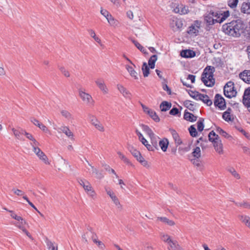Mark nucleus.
<instances>
[{
  "label": "nucleus",
  "instance_id": "obj_9",
  "mask_svg": "<svg viewBox=\"0 0 250 250\" xmlns=\"http://www.w3.org/2000/svg\"><path fill=\"white\" fill-rule=\"evenodd\" d=\"M173 7V12L180 15L188 14L189 12V9L188 6L182 3H175Z\"/></svg>",
  "mask_w": 250,
  "mask_h": 250
},
{
  "label": "nucleus",
  "instance_id": "obj_10",
  "mask_svg": "<svg viewBox=\"0 0 250 250\" xmlns=\"http://www.w3.org/2000/svg\"><path fill=\"white\" fill-rule=\"evenodd\" d=\"M191 96L196 100H199L203 101L208 105H210L212 104V103L211 100L209 99L208 96L207 95L202 94L198 92H194Z\"/></svg>",
  "mask_w": 250,
  "mask_h": 250
},
{
  "label": "nucleus",
  "instance_id": "obj_38",
  "mask_svg": "<svg viewBox=\"0 0 250 250\" xmlns=\"http://www.w3.org/2000/svg\"><path fill=\"white\" fill-rule=\"evenodd\" d=\"M172 135L177 146L182 144V141L178 133L175 130L172 131Z\"/></svg>",
  "mask_w": 250,
  "mask_h": 250
},
{
  "label": "nucleus",
  "instance_id": "obj_29",
  "mask_svg": "<svg viewBox=\"0 0 250 250\" xmlns=\"http://www.w3.org/2000/svg\"><path fill=\"white\" fill-rule=\"evenodd\" d=\"M184 118L187 121L193 122L197 120V117L194 116L192 113H190L188 112L185 111Z\"/></svg>",
  "mask_w": 250,
  "mask_h": 250
},
{
  "label": "nucleus",
  "instance_id": "obj_34",
  "mask_svg": "<svg viewBox=\"0 0 250 250\" xmlns=\"http://www.w3.org/2000/svg\"><path fill=\"white\" fill-rule=\"evenodd\" d=\"M171 107V104L167 101H163L160 104V108L162 111H166L168 110Z\"/></svg>",
  "mask_w": 250,
  "mask_h": 250
},
{
  "label": "nucleus",
  "instance_id": "obj_37",
  "mask_svg": "<svg viewBox=\"0 0 250 250\" xmlns=\"http://www.w3.org/2000/svg\"><path fill=\"white\" fill-rule=\"evenodd\" d=\"M132 42L134 43L135 46L142 53H143L144 54L146 55L148 53L146 51V49L137 41L134 40H131Z\"/></svg>",
  "mask_w": 250,
  "mask_h": 250
},
{
  "label": "nucleus",
  "instance_id": "obj_47",
  "mask_svg": "<svg viewBox=\"0 0 250 250\" xmlns=\"http://www.w3.org/2000/svg\"><path fill=\"white\" fill-rule=\"evenodd\" d=\"M110 173L112 174V181L113 182L116 183L118 182V180H120V179H119L118 175L116 174L115 170L113 169H110Z\"/></svg>",
  "mask_w": 250,
  "mask_h": 250
},
{
  "label": "nucleus",
  "instance_id": "obj_23",
  "mask_svg": "<svg viewBox=\"0 0 250 250\" xmlns=\"http://www.w3.org/2000/svg\"><path fill=\"white\" fill-rule=\"evenodd\" d=\"M238 218L241 222L250 229V217L246 215H240Z\"/></svg>",
  "mask_w": 250,
  "mask_h": 250
},
{
  "label": "nucleus",
  "instance_id": "obj_21",
  "mask_svg": "<svg viewBox=\"0 0 250 250\" xmlns=\"http://www.w3.org/2000/svg\"><path fill=\"white\" fill-rule=\"evenodd\" d=\"M231 109L228 108L223 114L222 117L226 122H232L233 121L234 118L231 114Z\"/></svg>",
  "mask_w": 250,
  "mask_h": 250
},
{
  "label": "nucleus",
  "instance_id": "obj_1",
  "mask_svg": "<svg viewBox=\"0 0 250 250\" xmlns=\"http://www.w3.org/2000/svg\"><path fill=\"white\" fill-rule=\"evenodd\" d=\"M140 126L142 130L145 131L149 137L152 145L149 144L147 141L144 137L143 134L137 128H135V132L138 136L139 140L146 146L149 151H153L154 149H158V142L159 137L156 136L153 131L147 125L141 124Z\"/></svg>",
  "mask_w": 250,
  "mask_h": 250
},
{
  "label": "nucleus",
  "instance_id": "obj_59",
  "mask_svg": "<svg viewBox=\"0 0 250 250\" xmlns=\"http://www.w3.org/2000/svg\"><path fill=\"white\" fill-rule=\"evenodd\" d=\"M59 69L65 77H66L67 78H68L70 77V75L69 72L67 69H66L64 67H60Z\"/></svg>",
  "mask_w": 250,
  "mask_h": 250
},
{
  "label": "nucleus",
  "instance_id": "obj_4",
  "mask_svg": "<svg viewBox=\"0 0 250 250\" xmlns=\"http://www.w3.org/2000/svg\"><path fill=\"white\" fill-rule=\"evenodd\" d=\"M4 209L11 213V217L18 221L14 224L15 226L24 232L30 239L33 240L31 235L24 227V225L27 224L26 221L22 217L18 216L13 210H8L7 208Z\"/></svg>",
  "mask_w": 250,
  "mask_h": 250
},
{
  "label": "nucleus",
  "instance_id": "obj_16",
  "mask_svg": "<svg viewBox=\"0 0 250 250\" xmlns=\"http://www.w3.org/2000/svg\"><path fill=\"white\" fill-rule=\"evenodd\" d=\"M170 25L173 30L177 31L183 27V23L181 19L175 18L172 20Z\"/></svg>",
  "mask_w": 250,
  "mask_h": 250
},
{
  "label": "nucleus",
  "instance_id": "obj_54",
  "mask_svg": "<svg viewBox=\"0 0 250 250\" xmlns=\"http://www.w3.org/2000/svg\"><path fill=\"white\" fill-rule=\"evenodd\" d=\"M188 130L190 135L192 137H196L197 135V132L196 131V128L194 126V125H191L189 128Z\"/></svg>",
  "mask_w": 250,
  "mask_h": 250
},
{
  "label": "nucleus",
  "instance_id": "obj_15",
  "mask_svg": "<svg viewBox=\"0 0 250 250\" xmlns=\"http://www.w3.org/2000/svg\"><path fill=\"white\" fill-rule=\"evenodd\" d=\"M217 19V18H214V12H210L204 16V20L208 25H213L215 23V21H221Z\"/></svg>",
  "mask_w": 250,
  "mask_h": 250
},
{
  "label": "nucleus",
  "instance_id": "obj_35",
  "mask_svg": "<svg viewBox=\"0 0 250 250\" xmlns=\"http://www.w3.org/2000/svg\"><path fill=\"white\" fill-rule=\"evenodd\" d=\"M126 68L130 75L132 78H133L135 80L138 79L137 72L131 66L126 65Z\"/></svg>",
  "mask_w": 250,
  "mask_h": 250
},
{
  "label": "nucleus",
  "instance_id": "obj_57",
  "mask_svg": "<svg viewBox=\"0 0 250 250\" xmlns=\"http://www.w3.org/2000/svg\"><path fill=\"white\" fill-rule=\"evenodd\" d=\"M30 145L32 146L33 151L35 150V148H39L40 143L34 138L30 142Z\"/></svg>",
  "mask_w": 250,
  "mask_h": 250
},
{
  "label": "nucleus",
  "instance_id": "obj_30",
  "mask_svg": "<svg viewBox=\"0 0 250 250\" xmlns=\"http://www.w3.org/2000/svg\"><path fill=\"white\" fill-rule=\"evenodd\" d=\"M168 248L172 250H184L176 240H173L169 245Z\"/></svg>",
  "mask_w": 250,
  "mask_h": 250
},
{
  "label": "nucleus",
  "instance_id": "obj_20",
  "mask_svg": "<svg viewBox=\"0 0 250 250\" xmlns=\"http://www.w3.org/2000/svg\"><path fill=\"white\" fill-rule=\"evenodd\" d=\"M117 88L122 95L125 98L130 99L131 96L130 92L127 90L123 85L121 84L117 85Z\"/></svg>",
  "mask_w": 250,
  "mask_h": 250
},
{
  "label": "nucleus",
  "instance_id": "obj_43",
  "mask_svg": "<svg viewBox=\"0 0 250 250\" xmlns=\"http://www.w3.org/2000/svg\"><path fill=\"white\" fill-rule=\"evenodd\" d=\"M46 245L48 248V250H58L57 245L50 240H47L46 241Z\"/></svg>",
  "mask_w": 250,
  "mask_h": 250
},
{
  "label": "nucleus",
  "instance_id": "obj_63",
  "mask_svg": "<svg viewBox=\"0 0 250 250\" xmlns=\"http://www.w3.org/2000/svg\"><path fill=\"white\" fill-rule=\"evenodd\" d=\"M137 160L142 164L144 166H146L147 165V162L146 161L144 158L141 155Z\"/></svg>",
  "mask_w": 250,
  "mask_h": 250
},
{
  "label": "nucleus",
  "instance_id": "obj_46",
  "mask_svg": "<svg viewBox=\"0 0 250 250\" xmlns=\"http://www.w3.org/2000/svg\"><path fill=\"white\" fill-rule=\"evenodd\" d=\"M214 18H217V20H220L221 21H215V23L216 22H219V23H221L222 22H223L225 19H226V17L223 15V14H219L217 12H214Z\"/></svg>",
  "mask_w": 250,
  "mask_h": 250
},
{
  "label": "nucleus",
  "instance_id": "obj_5",
  "mask_svg": "<svg viewBox=\"0 0 250 250\" xmlns=\"http://www.w3.org/2000/svg\"><path fill=\"white\" fill-rule=\"evenodd\" d=\"M79 96L83 103L89 106H93L95 104V101L90 94L85 92V89H81L78 91Z\"/></svg>",
  "mask_w": 250,
  "mask_h": 250
},
{
  "label": "nucleus",
  "instance_id": "obj_50",
  "mask_svg": "<svg viewBox=\"0 0 250 250\" xmlns=\"http://www.w3.org/2000/svg\"><path fill=\"white\" fill-rule=\"evenodd\" d=\"M216 131L219 134H220V135H221L222 136L226 138H229L230 137V136L225 131L223 130L220 127H217L216 129Z\"/></svg>",
  "mask_w": 250,
  "mask_h": 250
},
{
  "label": "nucleus",
  "instance_id": "obj_45",
  "mask_svg": "<svg viewBox=\"0 0 250 250\" xmlns=\"http://www.w3.org/2000/svg\"><path fill=\"white\" fill-rule=\"evenodd\" d=\"M61 114L67 120H72L73 119L72 114L67 110H62L61 111Z\"/></svg>",
  "mask_w": 250,
  "mask_h": 250
},
{
  "label": "nucleus",
  "instance_id": "obj_2",
  "mask_svg": "<svg viewBox=\"0 0 250 250\" xmlns=\"http://www.w3.org/2000/svg\"><path fill=\"white\" fill-rule=\"evenodd\" d=\"M245 28L246 25L244 22L238 19L224 24L222 26V30L229 36L238 38L244 32Z\"/></svg>",
  "mask_w": 250,
  "mask_h": 250
},
{
  "label": "nucleus",
  "instance_id": "obj_44",
  "mask_svg": "<svg viewBox=\"0 0 250 250\" xmlns=\"http://www.w3.org/2000/svg\"><path fill=\"white\" fill-rule=\"evenodd\" d=\"M91 172L93 174H95L96 178L98 179H101L103 177V175L101 172H99L96 168H94L92 166H91Z\"/></svg>",
  "mask_w": 250,
  "mask_h": 250
},
{
  "label": "nucleus",
  "instance_id": "obj_32",
  "mask_svg": "<svg viewBox=\"0 0 250 250\" xmlns=\"http://www.w3.org/2000/svg\"><path fill=\"white\" fill-rule=\"evenodd\" d=\"M241 11L244 14H250V2H244L242 5Z\"/></svg>",
  "mask_w": 250,
  "mask_h": 250
},
{
  "label": "nucleus",
  "instance_id": "obj_58",
  "mask_svg": "<svg viewBox=\"0 0 250 250\" xmlns=\"http://www.w3.org/2000/svg\"><path fill=\"white\" fill-rule=\"evenodd\" d=\"M100 13L103 16H104L107 19L108 22H109V20L108 19V16H109L108 12L106 9L101 8V10H100Z\"/></svg>",
  "mask_w": 250,
  "mask_h": 250
},
{
  "label": "nucleus",
  "instance_id": "obj_36",
  "mask_svg": "<svg viewBox=\"0 0 250 250\" xmlns=\"http://www.w3.org/2000/svg\"><path fill=\"white\" fill-rule=\"evenodd\" d=\"M88 32L89 35L93 38L94 40L98 43L101 46H102V44L101 41L100 39L96 36V33L94 30L93 29H89L88 30Z\"/></svg>",
  "mask_w": 250,
  "mask_h": 250
},
{
  "label": "nucleus",
  "instance_id": "obj_6",
  "mask_svg": "<svg viewBox=\"0 0 250 250\" xmlns=\"http://www.w3.org/2000/svg\"><path fill=\"white\" fill-rule=\"evenodd\" d=\"M78 182L89 197L93 199L96 198V193L88 181L84 179H80Z\"/></svg>",
  "mask_w": 250,
  "mask_h": 250
},
{
  "label": "nucleus",
  "instance_id": "obj_51",
  "mask_svg": "<svg viewBox=\"0 0 250 250\" xmlns=\"http://www.w3.org/2000/svg\"><path fill=\"white\" fill-rule=\"evenodd\" d=\"M12 191H13V193L17 196H22V197H23V196H26L24 192L21 189L14 188H13Z\"/></svg>",
  "mask_w": 250,
  "mask_h": 250
},
{
  "label": "nucleus",
  "instance_id": "obj_41",
  "mask_svg": "<svg viewBox=\"0 0 250 250\" xmlns=\"http://www.w3.org/2000/svg\"><path fill=\"white\" fill-rule=\"evenodd\" d=\"M208 139L210 142H215L217 140H220L218 135L213 131H211L208 134Z\"/></svg>",
  "mask_w": 250,
  "mask_h": 250
},
{
  "label": "nucleus",
  "instance_id": "obj_33",
  "mask_svg": "<svg viewBox=\"0 0 250 250\" xmlns=\"http://www.w3.org/2000/svg\"><path fill=\"white\" fill-rule=\"evenodd\" d=\"M62 131L64 133L68 138L73 139L74 134L69 128L66 126H62L61 128Z\"/></svg>",
  "mask_w": 250,
  "mask_h": 250
},
{
  "label": "nucleus",
  "instance_id": "obj_62",
  "mask_svg": "<svg viewBox=\"0 0 250 250\" xmlns=\"http://www.w3.org/2000/svg\"><path fill=\"white\" fill-rule=\"evenodd\" d=\"M118 155H119L120 158L123 160L125 163L126 164H130L129 160L125 157V155H124L121 152H119L118 153Z\"/></svg>",
  "mask_w": 250,
  "mask_h": 250
},
{
  "label": "nucleus",
  "instance_id": "obj_19",
  "mask_svg": "<svg viewBox=\"0 0 250 250\" xmlns=\"http://www.w3.org/2000/svg\"><path fill=\"white\" fill-rule=\"evenodd\" d=\"M239 77L245 83L250 84V70H245L239 74Z\"/></svg>",
  "mask_w": 250,
  "mask_h": 250
},
{
  "label": "nucleus",
  "instance_id": "obj_14",
  "mask_svg": "<svg viewBox=\"0 0 250 250\" xmlns=\"http://www.w3.org/2000/svg\"><path fill=\"white\" fill-rule=\"evenodd\" d=\"M95 83L103 94H106L108 93V87L105 84L104 82L103 79H98L95 81Z\"/></svg>",
  "mask_w": 250,
  "mask_h": 250
},
{
  "label": "nucleus",
  "instance_id": "obj_53",
  "mask_svg": "<svg viewBox=\"0 0 250 250\" xmlns=\"http://www.w3.org/2000/svg\"><path fill=\"white\" fill-rule=\"evenodd\" d=\"M39 159L42 162H43V163L45 165H50V161L49 160L47 156L46 155L45 153L42 155V156L41 158H40Z\"/></svg>",
  "mask_w": 250,
  "mask_h": 250
},
{
  "label": "nucleus",
  "instance_id": "obj_3",
  "mask_svg": "<svg viewBox=\"0 0 250 250\" xmlns=\"http://www.w3.org/2000/svg\"><path fill=\"white\" fill-rule=\"evenodd\" d=\"M214 71V67L211 66H208L204 69L202 74L201 80L207 86L212 87L214 85L215 79L213 78V73Z\"/></svg>",
  "mask_w": 250,
  "mask_h": 250
},
{
  "label": "nucleus",
  "instance_id": "obj_18",
  "mask_svg": "<svg viewBox=\"0 0 250 250\" xmlns=\"http://www.w3.org/2000/svg\"><path fill=\"white\" fill-rule=\"evenodd\" d=\"M11 130L15 137L19 140H21L22 137L24 135L25 130L21 128H12Z\"/></svg>",
  "mask_w": 250,
  "mask_h": 250
},
{
  "label": "nucleus",
  "instance_id": "obj_13",
  "mask_svg": "<svg viewBox=\"0 0 250 250\" xmlns=\"http://www.w3.org/2000/svg\"><path fill=\"white\" fill-rule=\"evenodd\" d=\"M214 105L218 106L221 109H223L226 106L224 99L219 94H216L214 102Z\"/></svg>",
  "mask_w": 250,
  "mask_h": 250
},
{
  "label": "nucleus",
  "instance_id": "obj_64",
  "mask_svg": "<svg viewBox=\"0 0 250 250\" xmlns=\"http://www.w3.org/2000/svg\"><path fill=\"white\" fill-rule=\"evenodd\" d=\"M119 24V23L117 21L114 20L110 17V25L113 26L114 27H116L118 26Z\"/></svg>",
  "mask_w": 250,
  "mask_h": 250
},
{
  "label": "nucleus",
  "instance_id": "obj_48",
  "mask_svg": "<svg viewBox=\"0 0 250 250\" xmlns=\"http://www.w3.org/2000/svg\"><path fill=\"white\" fill-rule=\"evenodd\" d=\"M38 127H39L40 129H41L44 132L48 133L49 135H51V132L50 130L48 129V128L46 125H43L42 123H41L40 124V125H39Z\"/></svg>",
  "mask_w": 250,
  "mask_h": 250
},
{
  "label": "nucleus",
  "instance_id": "obj_26",
  "mask_svg": "<svg viewBox=\"0 0 250 250\" xmlns=\"http://www.w3.org/2000/svg\"><path fill=\"white\" fill-rule=\"evenodd\" d=\"M158 144L162 150L164 152H166L167 150L169 144L168 140L166 138H164L159 141Z\"/></svg>",
  "mask_w": 250,
  "mask_h": 250
},
{
  "label": "nucleus",
  "instance_id": "obj_61",
  "mask_svg": "<svg viewBox=\"0 0 250 250\" xmlns=\"http://www.w3.org/2000/svg\"><path fill=\"white\" fill-rule=\"evenodd\" d=\"M185 104L187 108H188L189 110L191 111H193L194 110L195 106L194 104L191 103L190 101H186Z\"/></svg>",
  "mask_w": 250,
  "mask_h": 250
},
{
  "label": "nucleus",
  "instance_id": "obj_25",
  "mask_svg": "<svg viewBox=\"0 0 250 250\" xmlns=\"http://www.w3.org/2000/svg\"><path fill=\"white\" fill-rule=\"evenodd\" d=\"M110 198L112 199V201L113 202L116 208L119 210H121L123 208L122 205L121 204L118 198L116 197V196L114 194H110Z\"/></svg>",
  "mask_w": 250,
  "mask_h": 250
},
{
  "label": "nucleus",
  "instance_id": "obj_52",
  "mask_svg": "<svg viewBox=\"0 0 250 250\" xmlns=\"http://www.w3.org/2000/svg\"><path fill=\"white\" fill-rule=\"evenodd\" d=\"M228 171H229L236 179H239L240 178V175L237 172L234 168L230 167L229 168Z\"/></svg>",
  "mask_w": 250,
  "mask_h": 250
},
{
  "label": "nucleus",
  "instance_id": "obj_11",
  "mask_svg": "<svg viewBox=\"0 0 250 250\" xmlns=\"http://www.w3.org/2000/svg\"><path fill=\"white\" fill-rule=\"evenodd\" d=\"M141 106L143 108V111L148 114L149 116L155 122H159L160 121V119L158 115L156 114V112L153 110L150 109L148 107L144 105L143 104H141Z\"/></svg>",
  "mask_w": 250,
  "mask_h": 250
},
{
  "label": "nucleus",
  "instance_id": "obj_24",
  "mask_svg": "<svg viewBox=\"0 0 250 250\" xmlns=\"http://www.w3.org/2000/svg\"><path fill=\"white\" fill-rule=\"evenodd\" d=\"M192 164L196 167L199 170H203L204 168V166L199 158H194L191 159Z\"/></svg>",
  "mask_w": 250,
  "mask_h": 250
},
{
  "label": "nucleus",
  "instance_id": "obj_8",
  "mask_svg": "<svg viewBox=\"0 0 250 250\" xmlns=\"http://www.w3.org/2000/svg\"><path fill=\"white\" fill-rule=\"evenodd\" d=\"M234 88L233 83L230 81L228 82L224 87V93L225 96L229 98L234 97L237 92Z\"/></svg>",
  "mask_w": 250,
  "mask_h": 250
},
{
  "label": "nucleus",
  "instance_id": "obj_49",
  "mask_svg": "<svg viewBox=\"0 0 250 250\" xmlns=\"http://www.w3.org/2000/svg\"><path fill=\"white\" fill-rule=\"evenodd\" d=\"M235 205L238 207L250 209V203L247 202L243 201L242 202L235 203Z\"/></svg>",
  "mask_w": 250,
  "mask_h": 250
},
{
  "label": "nucleus",
  "instance_id": "obj_39",
  "mask_svg": "<svg viewBox=\"0 0 250 250\" xmlns=\"http://www.w3.org/2000/svg\"><path fill=\"white\" fill-rule=\"evenodd\" d=\"M192 156L194 157V158H199L201 156V149L199 147L196 146L192 152Z\"/></svg>",
  "mask_w": 250,
  "mask_h": 250
},
{
  "label": "nucleus",
  "instance_id": "obj_55",
  "mask_svg": "<svg viewBox=\"0 0 250 250\" xmlns=\"http://www.w3.org/2000/svg\"><path fill=\"white\" fill-rule=\"evenodd\" d=\"M238 0H229L228 1V5L231 8H235L238 4Z\"/></svg>",
  "mask_w": 250,
  "mask_h": 250
},
{
  "label": "nucleus",
  "instance_id": "obj_56",
  "mask_svg": "<svg viewBox=\"0 0 250 250\" xmlns=\"http://www.w3.org/2000/svg\"><path fill=\"white\" fill-rule=\"evenodd\" d=\"M204 120L202 119H200V120L197 122V129L199 131H202L204 128V125L203 124Z\"/></svg>",
  "mask_w": 250,
  "mask_h": 250
},
{
  "label": "nucleus",
  "instance_id": "obj_7",
  "mask_svg": "<svg viewBox=\"0 0 250 250\" xmlns=\"http://www.w3.org/2000/svg\"><path fill=\"white\" fill-rule=\"evenodd\" d=\"M202 21L199 20L194 21L188 27V33L192 36H197L202 27Z\"/></svg>",
  "mask_w": 250,
  "mask_h": 250
},
{
  "label": "nucleus",
  "instance_id": "obj_40",
  "mask_svg": "<svg viewBox=\"0 0 250 250\" xmlns=\"http://www.w3.org/2000/svg\"><path fill=\"white\" fill-rule=\"evenodd\" d=\"M157 60V56L156 55L152 56L148 60V65L149 67L153 69L155 67V63Z\"/></svg>",
  "mask_w": 250,
  "mask_h": 250
},
{
  "label": "nucleus",
  "instance_id": "obj_28",
  "mask_svg": "<svg viewBox=\"0 0 250 250\" xmlns=\"http://www.w3.org/2000/svg\"><path fill=\"white\" fill-rule=\"evenodd\" d=\"M157 220L161 221L169 226H173L175 225V223L173 220L165 217H159L157 218Z\"/></svg>",
  "mask_w": 250,
  "mask_h": 250
},
{
  "label": "nucleus",
  "instance_id": "obj_60",
  "mask_svg": "<svg viewBox=\"0 0 250 250\" xmlns=\"http://www.w3.org/2000/svg\"><path fill=\"white\" fill-rule=\"evenodd\" d=\"M33 151L36 154L39 159L42 156V155L44 154V153L42 151L39 147L35 148V150Z\"/></svg>",
  "mask_w": 250,
  "mask_h": 250
},
{
  "label": "nucleus",
  "instance_id": "obj_12",
  "mask_svg": "<svg viewBox=\"0 0 250 250\" xmlns=\"http://www.w3.org/2000/svg\"><path fill=\"white\" fill-rule=\"evenodd\" d=\"M243 102L244 104L247 107L248 110L250 111V87L245 90Z\"/></svg>",
  "mask_w": 250,
  "mask_h": 250
},
{
  "label": "nucleus",
  "instance_id": "obj_17",
  "mask_svg": "<svg viewBox=\"0 0 250 250\" xmlns=\"http://www.w3.org/2000/svg\"><path fill=\"white\" fill-rule=\"evenodd\" d=\"M91 124L100 131H104V127L103 125L94 116H92L90 119Z\"/></svg>",
  "mask_w": 250,
  "mask_h": 250
},
{
  "label": "nucleus",
  "instance_id": "obj_27",
  "mask_svg": "<svg viewBox=\"0 0 250 250\" xmlns=\"http://www.w3.org/2000/svg\"><path fill=\"white\" fill-rule=\"evenodd\" d=\"M181 56L184 58H192L195 56V53L191 50H185L181 51Z\"/></svg>",
  "mask_w": 250,
  "mask_h": 250
},
{
  "label": "nucleus",
  "instance_id": "obj_22",
  "mask_svg": "<svg viewBox=\"0 0 250 250\" xmlns=\"http://www.w3.org/2000/svg\"><path fill=\"white\" fill-rule=\"evenodd\" d=\"M213 146L215 151L220 154L223 153V144L221 140H217L213 143Z\"/></svg>",
  "mask_w": 250,
  "mask_h": 250
},
{
  "label": "nucleus",
  "instance_id": "obj_42",
  "mask_svg": "<svg viewBox=\"0 0 250 250\" xmlns=\"http://www.w3.org/2000/svg\"><path fill=\"white\" fill-rule=\"evenodd\" d=\"M143 75L145 77H147L149 74V68L146 62H144L142 67Z\"/></svg>",
  "mask_w": 250,
  "mask_h": 250
},
{
  "label": "nucleus",
  "instance_id": "obj_31",
  "mask_svg": "<svg viewBox=\"0 0 250 250\" xmlns=\"http://www.w3.org/2000/svg\"><path fill=\"white\" fill-rule=\"evenodd\" d=\"M161 239L168 245L173 241L170 235L164 233L161 234Z\"/></svg>",
  "mask_w": 250,
  "mask_h": 250
}]
</instances>
